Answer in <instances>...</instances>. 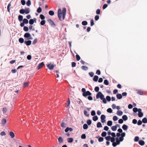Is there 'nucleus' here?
Returning a JSON list of instances; mask_svg holds the SVG:
<instances>
[{
	"label": "nucleus",
	"instance_id": "1",
	"mask_svg": "<svg viewBox=\"0 0 147 147\" xmlns=\"http://www.w3.org/2000/svg\"><path fill=\"white\" fill-rule=\"evenodd\" d=\"M96 97L97 99L99 98L101 100H102L104 103L105 104L106 103L107 101L105 98H104V96L101 92H98L96 95Z\"/></svg>",
	"mask_w": 147,
	"mask_h": 147
},
{
	"label": "nucleus",
	"instance_id": "2",
	"mask_svg": "<svg viewBox=\"0 0 147 147\" xmlns=\"http://www.w3.org/2000/svg\"><path fill=\"white\" fill-rule=\"evenodd\" d=\"M57 14H58V16L59 18V20L61 21H62V11H61V9H59L58 10L57 12Z\"/></svg>",
	"mask_w": 147,
	"mask_h": 147
},
{
	"label": "nucleus",
	"instance_id": "3",
	"mask_svg": "<svg viewBox=\"0 0 147 147\" xmlns=\"http://www.w3.org/2000/svg\"><path fill=\"white\" fill-rule=\"evenodd\" d=\"M66 9L64 7L62 9V21L63 20L65 17V15L66 13Z\"/></svg>",
	"mask_w": 147,
	"mask_h": 147
},
{
	"label": "nucleus",
	"instance_id": "4",
	"mask_svg": "<svg viewBox=\"0 0 147 147\" xmlns=\"http://www.w3.org/2000/svg\"><path fill=\"white\" fill-rule=\"evenodd\" d=\"M92 94V93L89 91L86 92L85 93H82L83 96L84 97H86L88 96H90Z\"/></svg>",
	"mask_w": 147,
	"mask_h": 147
},
{
	"label": "nucleus",
	"instance_id": "5",
	"mask_svg": "<svg viewBox=\"0 0 147 147\" xmlns=\"http://www.w3.org/2000/svg\"><path fill=\"white\" fill-rule=\"evenodd\" d=\"M24 37L25 38H28V39H32L31 38V35L28 33H25L24 34Z\"/></svg>",
	"mask_w": 147,
	"mask_h": 147
},
{
	"label": "nucleus",
	"instance_id": "6",
	"mask_svg": "<svg viewBox=\"0 0 147 147\" xmlns=\"http://www.w3.org/2000/svg\"><path fill=\"white\" fill-rule=\"evenodd\" d=\"M48 22H49L50 25L53 26V27H55L56 26L55 24L50 19H48Z\"/></svg>",
	"mask_w": 147,
	"mask_h": 147
},
{
	"label": "nucleus",
	"instance_id": "7",
	"mask_svg": "<svg viewBox=\"0 0 147 147\" xmlns=\"http://www.w3.org/2000/svg\"><path fill=\"white\" fill-rule=\"evenodd\" d=\"M47 66L48 68L50 70L53 69L54 67V66L53 65L51 64L47 65Z\"/></svg>",
	"mask_w": 147,
	"mask_h": 147
},
{
	"label": "nucleus",
	"instance_id": "8",
	"mask_svg": "<svg viewBox=\"0 0 147 147\" xmlns=\"http://www.w3.org/2000/svg\"><path fill=\"white\" fill-rule=\"evenodd\" d=\"M106 118L105 116V115H102L101 116L100 118L101 119V122L102 123H104L105 120V119Z\"/></svg>",
	"mask_w": 147,
	"mask_h": 147
},
{
	"label": "nucleus",
	"instance_id": "9",
	"mask_svg": "<svg viewBox=\"0 0 147 147\" xmlns=\"http://www.w3.org/2000/svg\"><path fill=\"white\" fill-rule=\"evenodd\" d=\"M44 65V64L43 62L39 63L37 66L38 69L39 70L42 68Z\"/></svg>",
	"mask_w": 147,
	"mask_h": 147
},
{
	"label": "nucleus",
	"instance_id": "10",
	"mask_svg": "<svg viewBox=\"0 0 147 147\" xmlns=\"http://www.w3.org/2000/svg\"><path fill=\"white\" fill-rule=\"evenodd\" d=\"M24 42V43L26 44L27 45L29 46L31 44L32 42L30 40H28V41L25 40Z\"/></svg>",
	"mask_w": 147,
	"mask_h": 147
},
{
	"label": "nucleus",
	"instance_id": "11",
	"mask_svg": "<svg viewBox=\"0 0 147 147\" xmlns=\"http://www.w3.org/2000/svg\"><path fill=\"white\" fill-rule=\"evenodd\" d=\"M118 125L117 124L115 126H113L111 127V129L113 131H115L117 130V126Z\"/></svg>",
	"mask_w": 147,
	"mask_h": 147
},
{
	"label": "nucleus",
	"instance_id": "12",
	"mask_svg": "<svg viewBox=\"0 0 147 147\" xmlns=\"http://www.w3.org/2000/svg\"><path fill=\"white\" fill-rule=\"evenodd\" d=\"M139 144L141 146H143L145 144V142L144 141L141 140L139 141Z\"/></svg>",
	"mask_w": 147,
	"mask_h": 147
},
{
	"label": "nucleus",
	"instance_id": "13",
	"mask_svg": "<svg viewBox=\"0 0 147 147\" xmlns=\"http://www.w3.org/2000/svg\"><path fill=\"white\" fill-rule=\"evenodd\" d=\"M128 127L127 125L124 124L122 126V128L124 130H126L127 129Z\"/></svg>",
	"mask_w": 147,
	"mask_h": 147
},
{
	"label": "nucleus",
	"instance_id": "14",
	"mask_svg": "<svg viewBox=\"0 0 147 147\" xmlns=\"http://www.w3.org/2000/svg\"><path fill=\"white\" fill-rule=\"evenodd\" d=\"M58 142L59 143H62L63 142V139L61 137H59L58 139Z\"/></svg>",
	"mask_w": 147,
	"mask_h": 147
},
{
	"label": "nucleus",
	"instance_id": "15",
	"mask_svg": "<svg viewBox=\"0 0 147 147\" xmlns=\"http://www.w3.org/2000/svg\"><path fill=\"white\" fill-rule=\"evenodd\" d=\"M96 138L98 139V141L99 142H102L104 140V138L103 137H100L99 138L98 137H96Z\"/></svg>",
	"mask_w": 147,
	"mask_h": 147
},
{
	"label": "nucleus",
	"instance_id": "16",
	"mask_svg": "<svg viewBox=\"0 0 147 147\" xmlns=\"http://www.w3.org/2000/svg\"><path fill=\"white\" fill-rule=\"evenodd\" d=\"M9 135L11 138H13L15 136L14 134L12 131H11L9 133Z\"/></svg>",
	"mask_w": 147,
	"mask_h": 147
},
{
	"label": "nucleus",
	"instance_id": "17",
	"mask_svg": "<svg viewBox=\"0 0 147 147\" xmlns=\"http://www.w3.org/2000/svg\"><path fill=\"white\" fill-rule=\"evenodd\" d=\"M6 122L7 121L6 119H3L2 120L1 124L3 126L6 123Z\"/></svg>",
	"mask_w": 147,
	"mask_h": 147
},
{
	"label": "nucleus",
	"instance_id": "18",
	"mask_svg": "<svg viewBox=\"0 0 147 147\" xmlns=\"http://www.w3.org/2000/svg\"><path fill=\"white\" fill-rule=\"evenodd\" d=\"M117 98L118 99H121L122 98V95L120 94H118L116 95Z\"/></svg>",
	"mask_w": 147,
	"mask_h": 147
},
{
	"label": "nucleus",
	"instance_id": "19",
	"mask_svg": "<svg viewBox=\"0 0 147 147\" xmlns=\"http://www.w3.org/2000/svg\"><path fill=\"white\" fill-rule=\"evenodd\" d=\"M81 68L83 70L85 71L87 70L88 69V68L87 67L84 65L82 66Z\"/></svg>",
	"mask_w": 147,
	"mask_h": 147
},
{
	"label": "nucleus",
	"instance_id": "20",
	"mask_svg": "<svg viewBox=\"0 0 147 147\" xmlns=\"http://www.w3.org/2000/svg\"><path fill=\"white\" fill-rule=\"evenodd\" d=\"M18 19L20 22L22 21L23 20V17L22 16L20 15L18 17Z\"/></svg>",
	"mask_w": 147,
	"mask_h": 147
},
{
	"label": "nucleus",
	"instance_id": "21",
	"mask_svg": "<svg viewBox=\"0 0 147 147\" xmlns=\"http://www.w3.org/2000/svg\"><path fill=\"white\" fill-rule=\"evenodd\" d=\"M123 114V112L121 111H118L117 112V114L119 116L122 115Z\"/></svg>",
	"mask_w": 147,
	"mask_h": 147
},
{
	"label": "nucleus",
	"instance_id": "22",
	"mask_svg": "<svg viewBox=\"0 0 147 147\" xmlns=\"http://www.w3.org/2000/svg\"><path fill=\"white\" fill-rule=\"evenodd\" d=\"M29 8H26L25 10V13L26 14H28L30 13V10Z\"/></svg>",
	"mask_w": 147,
	"mask_h": 147
},
{
	"label": "nucleus",
	"instance_id": "23",
	"mask_svg": "<svg viewBox=\"0 0 147 147\" xmlns=\"http://www.w3.org/2000/svg\"><path fill=\"white\" fill-rule=\"evenodd\" d=\"M19 41L21 43H23L24 41V39L22 38H20L19 39Z\"/></svg>",
	"mask_w": 147,
	"mask_h": 147
},
{
	"label": "nucleus",
	"instance_id": "24",
	"mask_svg": "<svg viewBox=\"0 0 147 147\" xmlns=\"http://www.w3.org/2000/svg\"><path fill=\"white\" fill-rule=\"evenodd\" d=\"M98 76H94L93 79V81L95 82H97L98 80Z\"/></svg>",
	"mask_w": 147,
	"mask_h": 147
},
{
	"label": "nucleus",
	"instance_id": "25",
	"mask_svg": "<svg viewBox=\"0 0 147 147\" xmlns=\"http://www.w3.org/2000/svg\"><path fill=\"white\" fill-rule=\"evenodd\" d=\"M73 139L72 138H69L67 139V141L69 143H71L73 142Z\"/></svg>",
	"mask_w": 147,
	"mask_h": 147
},
{
	"label": "nucleus",
	"instance_id": "26",
	"mask_svg": "<svg viewBox=\"0 0 147 147\" xmlns=\"http://www.w3.org/2000/svg\"><path fill=\"white\" fill-rule=\"evenodd\" d=\"M122 119H123V120L125 121L127 120L128 119V117H127V115H123L122 116Z\"/></svg>",
	"mask_w": 147,
	"mask_h": 147
},
{
	"label": "nucleus",
	"instance_id": "27",
	"mask_svg": "<svg viewBox=\"0 0 147 147\" xmlns=\"http://www.w3.org/2000/svg\"><path fill=\"white\" fill-rule=\"evenodd\" d=\"M34 22V20L33 19H31L29 21V24L30 25H32Z\"/></svg>",
	"mask_w": 147,
	"mask_h": 147
},
{
	"label": "nucleus",
	"instance_id": "28",
	"mask_svg": "<svg viewBox=\"0 0 147 147\" xmlns=\"http://www.w3.org/2000/svg\"><path fill=\"white\" fill-rule=\"evenodd\" d=\"M115 139L116 141V143H117V144L118 145H119L120 143V141L119 140V138L118 137H117L115 138Z\"/></svg>",
	"mask_w": 147,
	"mask_h": 147
},
{
	"label": "nucleus",
	"instance_id": "29",
	"mask_svg": "<svg viewBox=\"0 0 147 147\" xmlns=\"http://www.w3.org/2000/svg\"><path fill=\"white\" fill-rule=\"evenodd\" d=\"M23 22L25 24H27L28 23V21L27 19L24 18L23 19Z\"/></svg>",
	"mask_w": 147,
	"mask_h": 147
},
{
	"label": "nucleus",
	"instance_id": "30",
	"mask_svg": "<svg viewBox=\"0 0 147 147\" xmlns=\"http://www.w3.org/2000/svg\"><path fill=\"white\" fill-rule=\"evenodd\" d=\"M97 127H102L101 123L100 122H98L97 124Z\"/></svg>",
	"mask_w": 147,
	"mask_h": 147
},
{
	"label": "nucleus",
	"instance_id": "31",
	"mask_svg": "<svg viewBox=\"0 0 147 147\" xmlns=\"http://www.w3.org/2000/svg\"><path fill=\"white\" fill-rule=\"evenodd\" d=\"M142 122L144 123H147V119L145 117L142 120Z\"/></svg>",
	"mask_w": 147,
	"mask_h": 147
},
{
	"label": "nucleus",
	"instance_id": "32",
	"mask_svg": "<svg viewBox=\"0 0 147 147\" xmlns=\"http://www.w3.org/2000/svg\"><path fill=\"white\" fill-rule=\"evenodd\" d=\"M82 24L83 25L86 26L88 22L86 21H84L82 22Z\"/></svg>",
	"mask_w": 147,
	"mask_h": 147
},
{
	"label": "nucleus",
	"instance_id": "33",
	"mask_svg": "<svg viewBox=\"0 0 147 147\" xmlns=\"http://www.w3.org/2000/svg\"><path fill=\"white\" fill-rule=\"evenodd\" d=\"M92 119L94 121H96L98 119V117L97 116H94L93 117Z\"/></svg>",
	"mask_w": 147,
	"mask_h": 147
},
{
	"label": "nucleus",
	"instance_id": "34",
	"mask_svg": "<svg viewBox=\"0 0 147 147\" xmlns=\"http://www.w3.org/2000/svg\"><path fill=\"white\" fill-rule=\"evenodd\" d=\"M112 124V122L111 121H109L107 122V125L109 126H111Z\"/></svg>",
	"mask_w": 147,
	"mask_h": 147
},
{
	"label": "nucleus",
	"instance_id": "35",
	"mask_svg": "<svg viewBox=\"0 0 147 147\" xmlns=\"http://www.w3.org/2000/svg\"><path fill=\"white\" fill-rule=\"evenodd\" d=\"M49 14L51 16H53L54 15V13L53 11L50 10L49 11Z\"/></svg>",
	"mask_w": 147,
	"mask_h": 147
},
{
	"label": "nucleus",
	"instance_id": "36",
	"mask_svg": "<svg viewBox=\"0 0 147 147\" xmlns=\"http://www.w3.org/2000/svg\"><path fill=\"white\" fill-rule=\"evenodd\" d=\"M28 82H25L24 83V88H26L28 86Z\"/></svg>",
	"mask_w": 147,
	"mask_h": 147
},
{
	"label": "nucleus",
	"instance_id": "37",
	"mask_svg": "<svg viewBox=\"0 0 147 147\" xmlns=\"http://www.w3.org/2000/svg\"><path fill=\"white\" fill-rule=\"evenodd\" d=\"M101 135L102 137H105L107 135V133L106 132L103 131Z\"/></svg>",
	"mask_w": 147,
	"mask_h": 147
},
{
	"label": "nucleus",
	"instance_id": "38",
	"mask_svg": "<svg viewBox=\"0 0 147 147\" xmlns=\"http://www.w3.org/2000/svg\"><path fill=\"white\" fill-rule=\"evenodd\" d=\"M45 21L44 20H42L40 22V24L41 25H44L45 24Z\"/></svg>",
	"mask_w": 147,
	"mask_h": 147
},
{
	"label": "nucleus",
	"instance_id": "39",
	"mask_svg": "<svg viewBox=\"0 0 147 147\" xmlns=\"http://www.w3.org/2000/svg\"><path fill=\"white\" fill-rule=\"evenodd\" d=\"M24 30L25 32H27L28 30V27L25 26L24 27Z\"/></svg>",
	"mask_w": 147,
	"mask_h": 147
},
{
	"label": "nucleus",
	"instance_id": "40",
	"mask_svg": "<svg viewBox=\"0 0 147 147\" xmlns=\"http://www.w3.org/2000/svg\"><path fill=\"white\" fill-rule=\"evenodd\" d=\"M105 138L107 140L109 141L110 140L111 138V137L110 136H108L106 137Z\"/></svg>",
	"mask_w": 147,
	"mask_h": 147
},
{
	"label": "nucleus",
	"instance_id": "41",
	"mask_svg": "<svg viewBox=\"0 0 147 147\" xmlns=\"http://www.w3.org/2000/svg\"><path fill=\"white\" fill-rule=\"evenodd\" d=\"M70 102L69 99V98H68V101L67 103H66V107H67L69 106L70 104Z\"/></svg>",
	"mask_w": 147,
	"mask_h": 147
},
{
	"label": "nucleus",
	"instance_id": "42",
	"mask_svg": "<svg viewBox=\"0 0 147 147\" xmlns=\"http://www.w3.org/2000/svg\"><path fill=\"white\" fill-rule=\"evenodd\" d=\"M42 10V8L39 7L37 9V11L38 13H40L41 12Z\"/></svg>",
	"mask_w": 147,
	"mask_h": 147
},
{
	"label": "nucleus",
	"instance_id": "43",
	"mask_svg": "<svg viewBox=\"0 0 147 147\" xmlns=\"http://www.w3.org/2000/svg\"><path fill=\"white\" fill-rule=\"evenodd\" d=\"M26 4L28 6H30L31 4L30 1V0H28V1L26 2Z\"/></svg>",
	"mask_w": 147,
	"mask_h": 147
},
{
	"label": "nucleus",
	"instance_id": "44",
	"mask_svg": "<svg viewBox=\"0 0 147 147\" xmlns=\"http://www.w3.org/2000/svg\"><path fill=\"white\" fill-rule=\"evenodd\" d=\"M88 126L87 124H84L83 126V128L84 129H86L88 128Z\"/></svg>",
	"mask_w": 147,
	"mask_h": 147
},
{
	"label": "nucleus",
	"instance_id": "45",
	"mask_svg": "<svg viewBox=\"0 0 147 147\" xmlns=\"http://www.w3.org/2000/svg\"><path fill=\"white\" fill-rule=\"evenodd\" d=\"M137 93L140 95H142L143 94V92L142 90H140L138 91Z\"/></svg>",
	"mask_w": 147,
	"mask_h": 147
},
{
	"label": "nucleus",
	"instance_id": "46",
	"mask_svg": "<svg viewBox=\"0 0 147 147\" xmlns=\"http://www.w3.org/2000/svg\"><path fill=\"white\" fill-rule=\"evenodd\" d=\"M25 10L24 9H21L20 11V13L23 14L25 13Z\"/></svg>",
	"mask_w": 147,
	"mask_h": 147
},
{
	"label": "nucleus",
	"instance_id": "47",
	"mask_svg": "<svg viewBox=\"0 0 147 147\" xmlns=\"http://www.w3.org/2000/svg\"><path fill=\"white\" fill-rule=\"evenodd\" d=\"M76 60L77 61H78L80 59V57L79 55H76Z\"/></svg>",
	"mask_w": 147,
	"mask_h": 147
},
{
	"label": "nucleus",
	"instance_id": "48",
	"mask_svg": "<svg viewBox=\"0 0 147 147\" xmlns=\"http://www.w3.org/2000/svg\"><path fill=\"white\" fill-rule=\"evenodd\" d=\"M90 22V26H93L94 24L93 20V19L91 20Z\"/></svg>",
	"mask_w": 147,
	"mask_h": 147
},
{
	"label": "nucleus",
	"instance_id": "49",
	"mask_svg": "<svg viewBox=\"0 0 147 147\" xmlns=\"http://www.w3.org/2000/svg\"><path fill=\"white\" fill-rule=\"evenodd\" d=\"M84 114L86 116H88L89 115L88 114V112L86 110H85L84 111Z\"/></svg>",
	"mask_w": 147,
	"mask_h": 147
},
{
	"label": "nucleus",
	"instance_id": "50",
	"mask_svg": "<svg viewBox=\"0 0 147 147\" xmlns=\"http://www.w3.org/2000/svg\"><path fill=\"white\" fill-rule=\"evenodd\" d=\"M104 84L106 85H108L109 83L108 81L107 80H105L104 81Z\"/></svg>",
	"mask_w": 147,
	"mask_h": 147
},
{
	"label": "nucleus",
	"instance_id": "51",
	"mask_svg": "<svg viewBox=\"0 0 147 147\" xmlns=\"http://www.w3.org/2000/svg\"><path fill=\"white\" fill-rule=\"evenodd\" d=\"M40 18L42 20H44L45 18V16L42 14H41L40 15Z\"/></svg>",
	"mask_w": 147,
	"mask_h": 147
},
{
	"label": "nucleus",
	"instance_id": "52",
	"mask_svg": "<svg viewBox=\"0 0 147 147\" xmlns=\"http://www.w3.org/2000/svg\"><path fill=\"white\" fill-rule=\"evenodd\" d=\"M99 88L98 87L96 86V87L94 88V90L96 92H98L99 90Z\"/></svg>",
	"mask_w": 147,
	"mask_h": 147
},
{
	"label": "nucleus",
	"instance_id": "53",
	"mask_svg": "<svg viewBox=\"0 0 147 147\" xmlns=\"http://www.w3.org/2000/svg\"><path fill=\"white\" fill-rule=\"evenodd\" d=\"M87 123L89 125H91L92 123V121L91 120L88 119L87 121Z\"/></svg>",
	"mask_w": 147,
	"mask_h": 147
},
{
	"label": "nucleus",
	"instance_id": "54",
	"mask_svg": "<svg viewBox=\"0 0 147 147\" xmlns=\"http://www.w3.org/2000/svg\"><path fill=\"white\" fill-rule=\"evenodd\" d=\"M107 111L109 113H111L112 112V110L111 108H109L107 110Z\"/></svg>",
	"mask_w": 147,
	"mask_h": 147
},
{
	"label": "nucleus",
	"instance_id": "55",
	"mask_svg": "<svg viewBox=\"0 0 147 147\" xmlns=\"http://www.w3.org/2000/svg\"><path fill=\"white\" fill-rule=\"evenodd\" d=\"M113 119L114 121H116L117 120L118 117L116 116H114L113 117Z\"/></svg>",
	"mask_w": 147,
	"mask_h": 147
},
{
	"label": "nucleus",
	"instance_id": "56",
	"mask_svg": "<svg viewBox=\"0 0 147 147\" xmlns=\"http://www.w3.org/2000/svg\"><path fill=\"white\" fill-rule=\"evenodd\" d=\"M142 123V121L141 120H139L138 121L137 124L138 125H141Z\"/></svg>",
	"mask_w": 147,
	"mask_h": 147
},
{
	"label": "nucleus",
	"instance_id": "57",
	"mask_svg": "<svg viewBox=\"0 0 147 147\" xmlns=\"http://www.w3.org/2000/svg\"><path fill=\"white\" fill-rule=\"evenodd\" d=\"M81 138L82 139H85L86 138V135L85 134H82L81 136Z\"/></svg>",
	"mask_w": 147,
	"mask_h": 147
},
{
	"label": "nucleus",
	"instance_id": "58",
	"mask_svg": "<svg viewBox=\"0 0 147 147\" xmlns=\"http://www.w3.org/2000/svg\"><path fill=\"white\" fill-rule=\"evenodd\" d=\"M106 99L108 101H110L111 100L110 97L109 96H107L106 97Z\"/></svg>",
	"mask_w": 147,
	"mask_h": 147
},
{
	"label": "nucleus",
	"instance_id": "59",
	"mask_svg": "<svg viewBox=\"0 0 147 147\" xmlns=\"http://www.w3.org/2000/svg\"><path fill=\"white\" fill-rule=\"evenodd\" d=\"M143 115V113H142L141 112V113H138V116L139 117H142Z\"/></svg>",
	"mask_w": 147,
	"mask_h": 147
},
{
	"label": "nucleus",
	"instance_id": "60",
	"mask_svg": "<svg viewBox=\"0 0 147 147\" xmlns=\"http://www.w3.org/2000/svg\"><path fill=\"white\" fill-rule=\"evenodd\" d=\"M96 114V113L94 111L92 110L91 112V115L92 116H94Z\"/></svg>",
	"mask_w": 147,
	"mask_h": 147
},
{
	"label": "nucleus",
	"instance_id": "61",
	"mask_svg": "<svg viewBox=\"0 0 147 147\" xmlns=\"http://www.w3.org/2000/svg\"><path fill=\"white\" fill-rule=\"evenodd\" d=\"M133 111L134 112L136 113L138 111V109L136 107H134L133 109Z\"/></svg>",
	"mask_w": 147,
	"mask_h": 147
},
{
	"label": "nucleus",
	"instance_id": "62",
	"mask_svg": "<svg viewBox=\"0 0 147 147\" xmlns=\"http://www.w3.org/2000/svg\"><path fill=\"white\" fill-rule=\"evenodd\" d=\"M21 2L22 5H24L25 4L26 1L24 0H21Z\"/></svg>",
	"mask_w": 147,
	"mask_h": 147
},
{
	"label": "nucleus",
	"instance_id": "63",
	"mask_svg": "<svg viewBox=\"0 0 147 147\" xmlns=\"http://www.w3.org/2000/svg\"><path fill=\"white\" fill-rule=\"evenodd\" d=\"M100 10L99 9H98L96 11V13L97 14H99L100 13Z\"/></svg>",
	"mask_w": 147,
	"mask_h": 147
},
{
	"label": "nucleus",
	"instance_id": "64",
	"mask_svg": "<svg viewBox=\"0 0 147 147\" xmlns=\"http://www.w3.org/2000/svg\"><path fill=\"white\" fill-rule=\"evenodd\" d=\"M139 140V138L138 136H136L135 138L134 141L135 142H138Z\"/></svg>",
	"mask_w": 147,
	"mask_h": 147
}]
</instances>
